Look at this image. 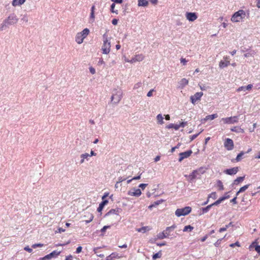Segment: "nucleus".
Instances as JSON below:
<instances>
[{
  "mask_svg": "<svg viewBox=\"0 0 260 260\" xmlns=\"http://www.w3.org/2000/svg\"><path fill=\"white\" fill-rule=\"evenodd\" d=\"M161 256V252H157L156 253H155L152 256V259L153 260H155L156 259L158 258H160Z\"/></svg>",
  "mask_w": 260,
  "mask_h": 260,
  "instance_id": "obj_37",
  "label": "nucleus"
},
{
  "mask_svg": "<svg viewBox=\"0 0 260 260\" xmlns=\"http://www.w3.org/2000/svg\"><path fill=\"white\" fill-rule=\"evenodd\" d=\"M185 16L186 19L189 21H194L198 18L197 15L194 12H187Z\"/></svg>",
  "mask_w": 260,
  "mask_h": 260,
  "instance_id": "obj_11",
  "label": "nucleus"
},
{
  "mask_svg": "<svg viewBox=\"0 0 260 260\" xmlns=\"http://www.w3.org/2000/svg\"><path fill=\"white\" fill-rule=\"evenodd\" d=\"M192 151L191 150H187L185 152L179 153V161H182L184 159L188 157L192 154Z\"/></svg>",
  "mask_w": 260,
  "mask_h": 260,
  "instance_id": "obj_9",
  "label": "nucleus"
},
{
  "mask_svg": "<svg viewBox=\"0 0 260 260\" xmlns=\"http://www.w3.org/2000/svg\"><path fill=\"white\" fill-rule=\"evenodd\" d=\"M191 211V207L188 206L183 208L177 209L175 211V215L178 217L185 216L189 214Z\"/></svg>",
  "mask_w": 260,
  "mask_h": 260,
  "instance_id": "obj_5",
  "label": "nucleus"
},
{
  "mask_svg": "<svg viewBox=\"0 0 260 260\" xmlns=\"http://www.w3.org/2000/svg\"><path fill=\"white\" fill-rule=\"evenodd\" d=\"M169 236V233L165 232V231H164L162 232H160L157 235V238L158 239H164L168 238Z\"/></svg>",
  "mask_w": 260,
  "mask_h": 260,
  "instance_id": "obj_17",
  "label": "nucleus"
},
{
  "mask_svg": "<svg viewBox=\"0 0 260 260\" xmlns=\"http://www.w3.org/2000/svg\"><path fill=\"white\" fill-rule=\"evenodd\" d=\"M5 22L7 23L9 25H12L16 24L18 21V18L15 13H11L9 16L5 19Z\"/></svg>",
  "mask_w": 260,
  "mask_h": 260,
  "instance_id": "obj_6",
  "label": "nucleus"
},
{
  "mask_svg": "<svg viewBox=\"0 0 260 260\" xmlns=\"http://www.w3.org/2000/svg\"><path fill=\"white\" fill-rule=\"evenodd\" d=\"M208 198H212L213 199H216L217 198V195L215 192H212L209 196Z\"/></svg>",
  "mask_w": 260,
  "mask_h": 260,
  "instance_id": "obj_44",
  "label": "nucleus"
},
{
  "mask_svg": "<svg viewBox=\"0 0 260 260\" xmlns=\"http://www.w3.org/2000/svg\"><path fill=\"white\" fill-rule=\"evenodd\" d=\"M167 128L169 129L174 128L175 130H178L179 129L178 124H175L173 123H170L169 125H168L167 126Z\"/></svg>",
  "mask_w": 260,
  "mask_h": 260,
  "instance_id": "obj_27",
  "label": "nucleus"
},
{
  "mask_svg": "<svg viewBox=\"0 0 260 260\" xmlns=\"http://www.w3.org/2000/svg\"><path fill=\"white\" fill-rule=\"evenodd\" d=\"M103 44L102 46V53L105 54L109 53L111 50V42L108 38V36L105 34L103 36Z\"/></svg>",
  "mask_w": 260,
  "mask_h": 260,
  "instance_id": "obj_1",
  "label": "nucleus"
},
{
  "mask_svg": "<svg viewBox=\"0 0 260 260\" xmlns=\"http://www.w3.org/2000/svg\"><path fill=\"white\" fill-rule=\"evenodd\" d=\"M209 237V235H206L204 237H203L201 239V241L202 242H204L206 241V240L208 238V237Z\"/></svg>",
  "mask_w": 260,
  "mask_h": 260,
  "instance_id": "obj_64",
  "label": "nucleus"
},
{
  "mask_svg": "<svg viewBox=\"0 0 260 260\" xmlns=\"http://www.w3.org/2000/svg\"><path fill=\"white\" fill-rule=\"evenodd\" d=\"M238 171V167H234L231 169L225 170L223 172L228 175H233L237 174Z\"/></svg>",
  "mask_w": 260,
  "mask_h": 260,
  "instance_id": "obj_16",
  "label": "nucleus"
},
{
  "mask_svg": "<svg viewBox=\"0 0 260 260\" xmlns=\"http://www.w3.org/2000/svg\"><path fill=\"white\" fill-rule=\"evenodd\" d=\"M108 203V200H103L99 205V207L98 208L97 211L98 212H101L103 209L104 206Z\"/></svg>",
  "mask_w": 260,
  "mask_h": 260,
  "instance_id": "obj_21",
  "label": "nucleus"
},
{
  "mask_svg": "<svg viewBox=\"0 0 260 260\" xmlns=\"http://www.w3.org/2000/svg\"><path fill=\"white\" fill-rule=\"evenodd\" d=\"M188 83V81L185 78L182 79L178 83L179 88L182 89Z\"/></svg>",
  "mask_w": 260,
  "mask_h": 260,
  "instance_id": "obj_18",
  "label": "nucleus"
},
{
  "mask_svg": "<svg viewBox=\"0 0 260 260\" xmlns=\"http://www.w3.org/2000/svg\"><path fill=\"white\" fill-rule=\"evenodd\" d=\"M245 16L246 13L244 10H239L233 15L231 18V20L234 22H240L242 21Z\"/></svg>",
  "mask_w": 260,
  "mask_h": 260,
  "instance_id": "obj_4",
  "label": "nucleus"
},
{
  "mask_svg": "<svg viewBox=\"0 0 260 260\" xmlns=\"http://www.w3.org/2000/svg\"><path fill=\"white\" fill-rule=\"evenodd\" d=\"M89 71L92 74H94L95 73V70L92 67L89 68Z\"/></svg>",
  "mask_w": 260,
  "mask_h": 260,
  "instance_id": "obj_62",
  "label": "nucleus"
},
{
  "mask_svg": "<svg viewBox=\"0 0 260 260\" xmlns=\"http://www.w3.org/2000/svg\"><path fill=\"white\" fill-rule=\"evenodd\" d=\"M193 173H194V175L198 177V176H200L202 174H203L205 172L203 168H200L198 170H194Z\"/></svg>",
  "mask_w": 260,
  "mask_h": 260,
  "instance_id": "obj_20",
  "label": "nucleus"
},
{
  "mask_svg": "<svg viewBox=\"0 0 260 260\" xmlns=\"http://www.w3.org/2000/svg\"><path fill=\"white\" fill-rule=\"evenodd\" d=\"M239 119V116H234L229 117L222 118L221 120L222 121L224 124H231L238 123Z\"/></svg>",
  "mask_w": 260,
  "mask_h": 260,
  "instance_id": "obj_7",
  "label": "nucleus"
},
{
  "mask_svg": "<svg viewBox=\"0 0 260 260\" xmlns=\"http://www.w3.org/2000/svg\"><path fill=\"white\" fill-rule=\"evenodd\" d=\"M154 91V89H151L147 94V96H148V97H151L152 96V93Z\"/></svg>",
  "mask_w": 260,
  "mask_h": 260,
  "instance_id": "obj_51",
  "label": "nucleus"
},
{
  "mask_svg": "<svg viewBox=\"0 0 260 260\" xmlns=\"http://www.w3.org/2000/svg\"><path fill=\"white\" fill-rule=\"evenodd\" d=\"M8 26H9L8 24H7V23H6L5 20H4L3 22V23L1 25L0 30H3Z\"/></svg>",
  "mask_w": 260,
  "mask_h": 260,
  "instance_id": "obj_36",
  "label": "nucleus"
},
{
  "mask_svg": "<svg viewBox=\"0 0 260 260\" xmlns=\"http://www.w3.org/2000/svg\"><path fill=\"white\" fill-rule=\"evenodd\" d=\"M148 185V184H145V183H142V184H140L139 185V187L141 188L142 189H144V188Z\"/></svg>",
  "mask_w": 260,
  "mask_h": 260,
  "instance_id": "obj_57",
  "label": "nucleus"
},
{
  "mask_svg": "<svg viewBox=\"0 0 260 260\" xmlns=\"http://www.w3.org/2000/svg\"><path fill=\"white\" fill-rule=\"evenodd\" d=\"M223 239V238L222 239H218L215 243H214V245L216 246V247H218L220 243H221V242L222 241V240Z\"/></svg>",
  "mask_w": 260,
  "mask_h": 260,
  "instance_id": "obj_48",
  "label": "nucleus"
},
{
  "mask_svg": "<svg viewBox=\"0 0 260 260\" xmlns=\"http://www.w3.org/2000/svg\"><path fill=\"white\" fill-rule=\"evenodd\" d=\"M115 7V4L114 3H112V5H111V11L112 13H115L116 14H118L117 10H116V11L114 10Z\"/></svg>",
  "mask_w": 260,
  "mask_h": 260,
  "instance_id": "obj_42",
  "label": "nucleus"
},
{
  "mask_svg": "<svg viewBox=\"0 0 260 260\" xmlns=\"http://www.w3.org/2000/svg\"><path fill=\"white\" fill-rule=\"evenodd\" d=\"M141 86L142 83L141 82H138L134 85L133 89L134 90H137V91L139 92V89H141Z\"/></svg>",
  "mask_w": 260,
  "mask_h": 260,
  "instance_id": "obj_31",
  "label": "nucleus"
},
{
  "mask_svg": "<svg viewBox=\"0 0 260 260\" xmlns=\"http://www.w3.org/2000/svg\"><path fill=\"white\" fill-rule=\"evenodd\" d=\"M148 3L147 0H138V6L145 7L147 6Z\"/></svg>",
  "mask_w": 260,
  "mask_h": 260,
  "instance_id": "obj_28",
  "label": "nucleus"
},
{
  "mask_svg": "<svg viewBox=\"0 0 260 260\" xmlns=\"http://www.w3.org/2000/svg\"><path fill=\"white\" fill-rule=\"evenodd\" d=\"M60 253V251H57L56 250H54L49 253V254L46 255L45 256L43 259H51L52 258L56 257L57 256H58Z\"/></svg>",
  "mask_w": 260,
  "mask_h": 260,
  "instance_id": "obj_15",
  "label": "nucleus"
},
{
  "mask_svg": "<svg viewBox=\"0 0 260 260\" xmlns=\"http://www.w3.org/2000/svg\"><path fill=\"white\" fill-rule=\"evenodd\" d=\"M249 185H245L243 186V187H241L239 190V192H242L245 191L249 187Z\"/></svg>",
  "mask_w": 260,
  "mask_h": 260,
  "instance_id": "obj_39",
  "label": "nucleus"
},
{
  "mask_svg": "<svg viewBox=\"0 0 260 260\" xmlns=\"http://www.w3.org/2000/svg\"><path fill=\"white\" fill-rule=\"evenodd\" d=\"M176 228V225L175 224H173L171 226H169L167 228V230H172L173 231Z\"/></svg>",
  "mask_w": 260,
  "mask_h": 260,
  "instance_id": "obj_53",
  "label": "nucleus"
},
{
  "mask_svg": "<svg viewBox=\"0 0 260 260\" xmlns=\"http://www.w3.org/2000/svg\"><path fill=\"white\" fill-rule=\"evenodd\" d=\"M203 95V93L202 92H196L194 95L191 96L190 99L192 104L195 105L197 101H199L201 100V98Z\"/></svg>",
  "mask_w": 260,
  "mask_h": 260,
  "instance_id": "obj_8",
  "label": "nucleus"
},
{
  "mask_svg": "<svg viewBox=\"0 0 260 260\" xmlns=\"http://www.w3.org/2000/svg\"><path fill=\"white\" fill-rule=\"evenodd\" d=\"M147 229H148V230H149L148 226H143V227H142L141 228L138 229L137 230V231L138 232H141V233H144L146 232Z\"/></svg>",
  "mask_w": 260,
  "mask_h": 260,
  "instance_id": "obj_35",
  "label": "nucleus"
},
{
  "mask_svg": "<svg viewBox=\"0 0 260 260\" xmlns=\"http://www.w3.org/2000/svg\"><path fill=\"white\" fill-rule=\"evenodd\" d=\"M185 177L188 178V180L190 182L193 181L197 177L194 175V173L192 172L191 174H189L188 176H185Z\"/></svg>",
  "mask_w": 260,
  "mask_h": 260,
  "instance_id": "obj_26",
  "label": "nucleus"
},
{
  "mask_svg": "<svg viewBox=\"0 0 260 260\" xmlns=\"http://www.w3.org/2000/svg\"><path fill=\"white\" fill-rule=\"evenodd\" d=\"M225 198H220L218 200H217L216 201H215L213 204H211L212 206H216L221 203L222 201L225 200Z\"/></svg>",
  "mask_w": 260,
  "mask_h": 260,
  "instance_id": "obj_30",
  "label": "nucleus"
},
{
  "mask_svg": "<svg viewBox=\"0 0 260 260\" xmlns=\"http://www.w3.org/2000/svg\"><path fill=\"white\" fill-rule=\"evenodd\" d=\"M82 249V248L81 246H79L78 247H77V248L76 249V252L77 253H79L80 252H81V250Z\"/></svg>",
  "mask_w": 260,
  "mask_h": 260,
  "instance_id": "obj_63",
  "label": "nucleus"
},
{
  "mask_svg": "<svg viewBox=\"0 0 260 260\" xmlns=\"http://www.w3.org/2000/svg\"><path fill=\"white\" fill-rule=\"evenodd\" d=\"M90 20L93 22L94 20V12H91L90 15Z\"/></svg>",
  "mask_w": 260,
  "mask_h": 260,
  "instance_id": "obj_46",
  "label": "nucleus"
},
{
  "mask_svg": "<svg viewBox=\"0 0 260 260\" xmlns=\"http://www.w3.org/2000/svg\"><path fill=\"white\" fill-rule=\"evenodd\" d=\"M235 246H237L238 247L240 246V245L238 242H236L235 243H232L230 245L231 247H234Z\"/></svg>",
  "mask_w": 260,
  "mask_h": 260,
  "instance_id": "obj_55",
  "label": "nucleus"
},
{
  "mask_svg": "<svg viewBox=\"0 0 260 260\" xmlns=\"http://www.w3.org/2000/svg\"><path fill=\"white\" fill-rule=\"evenodd\" d=\"M110 225H105L101 230V232L102 233H104L107 229H110Z\"/></svg>",
  "mask_w": 260,
  "mask_h": 260,
  "instance_id": "obj_47",
  "label": "nucleus"
},
{
  "mask_svg": "<svg viewBox=\"0 0 260 260\" xmlns=\"http://www.w3.org/2000/svg\"><path fill=\"white\" fill-rule=\"evenodd\" d=\"M187 123V122H181L179 124H178L179 128L180 127H184L185 126V125H186Z\"/></svg>",
  "mask_w": 260,
  "mask_h": 260,
  "instance_id": "obj_49",
  "label": "nucleus"
},
{
  "mask_svg": "<svg viewBox=\"0 0 260 260\" xmlns=\"http://www.w3.org/2000/svg\"><path fill=\"white\" fill-rule=\"evenodd\" d=\"M142 192L140 189L134 188L133 190L128 191L127 194L131 196L139 197Z\"/></svg>",
  "mask_w": 260,
  "mask_h": 260,
  "instance_id": "obj_13",
  "label": "nucleus"
},
{
  "mask_svg": "<svg viewBox=\"0 0 260 260\" xmlns=\"http://www.w3.org/2000/svg\"><path fill=\"white\" fill-rule=\"evenodd\" d=\"M244 178H245V176H242V177H238L236 179H235L233 183V185H238L239 183H240L241 182H242L244 180Z\"/></svg>",
  "mask_w": 260,
  "mask_h": 260,
  "instance_id": "obj_22",
  "label": "nucleus"
},
{
  "mask_svg": "<svg viewBox=\"0 0 260 260\" xmlns=\"http://www.w3.org/2000/svg\"><path fill=\"white\" fill-rule=\"evenodd\" d=\"M89 157V154L87 153H85L81 155V158H83V159H86L87 160H88Z\"/></svg>",
  "mask_w": 260,
  "mask_h": 260,
  "instance_id": "obj_40",
  "label": "nucleus"
},
{
  "mask_svg": "<svg viewBox=\"0 0 260 260\" xmlns=\"http://www.w3.org/2000/svg\"><path fill=\"white\" fill-rule=\"evenodd\" d=\"M28 16H27V14H24L23 15H22V18H21V21H23V22H28Z\"/></svg>",
  "mask_w": 260,
  "mask_h": 260,
  "instance_id": "obj_41",
  "label": "nucleus"
},
{
  "mask_svg": "<svg viewBox=\"0 0 260 260\" xmlns=\"http://www.w3.org/2000/svg\"><path fill=\"white\" fill-rule=\"evenodd\" d=\"M122 91L121 89H115L113 91L111 101L114 104H117L121 100Z\"/></svg>",
  "mask_w": 260,
  "mask_h": 260,
  "instance_id": "obj_2",
  "label": "nucleus"
},
{
  "mask_svg": "<svg viewBox=\"0 0 260 260\" xmlns=\"http://www.w3.org/2000/svg\"><path fill=\"white\" fill-rule=\"evenodd\" d=\"M230 64L229 60L223 61L221 60L219 62V66L220 68H224L228 67Z\"/></svg>",
  "mask_w": 260,
  "mask_h": 260,
  "instance_id": "obj_23",
  "label": "nucleus"
},
{
  "mask_svg": "<svg viewBox=\"0 0 260 260\" xmlns=\"http://www.w3.org/2000/svg\"><path fill=\"white\" fill-rule=\"evenodd\" d=\"M224 146L228 150H232L234 148L233 140L230 138H227L224 142Z\"/></svg>",
  "mask_w": 260,
  "mask_h": 260,
  "instance_id": "obj_10",
  "label": "nucleus"
},
{
  "mask_svg": "<svg viewBox=\"0 0 260 260\" xmlns=\"http://www.w3.org/2000/svg\"><path fill=\"white\" fill-rule=\"evenodd\" d=\"M217 186L219 187V190H223L224 189L222 182L219 180L217 181Z\"/></svg>",
  "mask_w": 260,
  "mask_h": 260,
  "instance_id": "obj_32",
  "label": "nucleus"
},
{
  "mask_svg": "<svg viewBox=\"0 0 260 260\" xmlns=\"http://www.w3.org/2000/svg\"><path fill=\"white\" fill-rule=\"evenodd\" d=\"M24 249L27 251H28V252L30 253L32 252V249L30 248L29 247V246H25L24 248Z\"/></svg>",
  "mask_w": 260,
  "mask_h": 260,
  "instance_id": "obj_58",
  "label": "nucleus"
},
{
  "mask_svg": "<svg viewBox=\"0 0 260 260\" xmlns=\"http://www.w3.org/2000/svg\"><path fill=\"white\" fill-rule=\"evenodd\" d=\"M43 246V244H40V243L35 244L32 245V247L34 248H36L38 247H42Z\"/></svg>",
  "mask_w": 260,
  "mask_h": 260,
  "instance_id": "obj_56",
  "label": "nucleus"
},
{
  "mask_svg": "<svg viewBox=\"0 0 260 260\" xmlns=\"http://www.w3.org/2000/svg\"><path fill=\"white\" fill-rule=\"evenodd\" d=\"M193 229V227L190 225H186L185 226L183 230V232H187V231H191Z\"/></svg>",
  "mask_w": 260,
  "mask_h": 260,
  "instance_id": "obj_34",
  "label": "nucleus"
},
{
  "mask_svg": "<svg viewBox=\"0 0 260 260\" xmlns=\"http://www.w3.org/2000/svg\"><path fill=\"white\" fill-rule=\"evenodd\" d=\"M89 33V30L87 28H84L81 32L77 33L75 37L76 42L79 44H81Z\"/></svg>",
  "mask_w": 260,
  "mask_h": 260,
  "instance_id": "obj_3",
  "label": "nucleus"
},
{
  "mask_svg": "<svg viewBox=\"0 0 260 260\" xmlns=\"http://www.w3.org/2000/svg\"><path fill=\"white\" fill-rule=\"evenodd\" d=\"M26 0H13L12 4L13 6L16 7L23 4Z\"/></svg>",
  "mask_w": 260,
  "mask_h": 260,
  "instance_id": "obj_19",
  "label": "nucleus"
},
{
  "mask_svg": "<svg viewBox=\"0 0 260 260\" xmlns=\"http://www.w3.org/2000/svg\"><path fill=\"white\" fill-rule=\"evenodd\" d=\"M211 204L207 206L205 208H202V214L206 213L209 211V210L210 209V208L212 207Z\"/></svg>",
  "mask_w": 260,
  "mask_h": 260,
  "instance_id": "obj_33",
  "label": "nucleus"
},
{
  "mask_svg": "<svg viewBox=\"0 0 260 260\" xmlns=\"http://www.w3.org/2000/svg\"><path fill=\"white\" fill-rule=\"evenodd\" d=\"M229 228V225H226L224 227L221 228L219 230V232L221 233L226 231Z\"/></svg>",
  "mask_w": 260,
  "mask_h": 260,
  "instance_id": "obj_43",
  "label": "nucleus"
},
{
  "mask_svg": "<svg viewBox=\"0 0 260 260\" xmlns=\"http://www.w3.org/2000/svg\"><path fill=\"white\" fill-rule=\"evenodd\" d=\"M244 154V153L243 151H242L240 153H239L236 157V161H239L240 160H241V159Z\"/></svg>",
  "mask_w": 260,
  "mask_h": 260,
  "instance_id": "obj_38",
  "label": "nucleus"
},
{
  "mask_svg": "<svg viewBox=\"0 0 260 260\" xmlns=\"http://www.w3.org/2000/svg\"><path fill=\"white\" fill-rule=\"evenodd\" d=\"M127 179L126 177H119L118 178V183H120L121 182H123V181Z\"/></svg>",
  "mask_w": 260,
  "mask_h": 260,
  "instance_id": "obj_45",
  "label": "nucleus"
},
{
  "mask_svg": "<svg viewBox=\"0 0 260 260\" xmlns=\"http://www.w3.org/2000/svg\"><path fill=\"white\" fill-rule=\"evenodd\" d=\"M255 250L257 253H260V245H256Z\"/></svg>",
  "mask_w": 260,
  "mask_h": 260,
  "instance_id": "obj_60",
  "label": "nucleus"
},
{
  "mask_svg": "<svg viewBox=\"0 0 260 260\" xmlns=\"http://www.w3.org/2000/svg\"><path fill=\"white\" fill-rule=\"evenodd\" d=\"M156 119L158 123L160 124L164 123V117L161 114H159L157 115Z\"/></svg>",
  "mask_w": 260,
  "mask_h": 260,
  "instance_id": "obj_29",
  "label": "nucleus"
},
{
  "mask_svg": "<svg viewBox=\"0 0 260 260\" xmlns=\"http://www.w3.org/2000/svg\"><path fill=\"white\" fill-rule=\"evenodd\" d=\"M180 62L181 63H183V65H185L186 63L187 62V61L185 59V58H181Z\"/></svg>",
  "mask_w": 260,
  "mask_h": 260,
  "instance_id": "obj_59",
  "label": "nucleus"
},
{
  "mask_svg": "<svg viewBox=\"0 0 260 260\" xmlns=\"http://www.w3.org/2000/svg\"><path fill=\"white\" fill-rule=\"evenodd\" d=\"M98 64L99 65L105 64V62L103 60V58H100L99 61H98Z\"/></svg>",
  "mask_w": 260,
  "mask_h": 260,
  "instance_id": "obj_61",
  "label": "nucleus"
},
{
  "mask_svg": "<svg viewBox=\"0 0 260 260\" xmlns=\"http://www.w3.org/2000/svg\"><path fill=\"white\" fill-rule=\"evenodd\" d=\"M145 57L142 54L136 55L131 59H130V63H134L137 61H141L144 59Z\"/></svg>",
  "mask_w": 260,
  "mask_h": 260,
  "instance_id": "obj_12",
  "label": "nucleus"
},
{
  "mask_svg": "<svg viewBox=\"0 0 260 260\" xmlns=\"http://www.w3.org/2000/svg\"><path fill=\"white\" fill-rule=\"evenodd\" d=\"M218 115L217 114H214L212 115H209L207 116L203 120L204 121H206L208 120H213L214 119L217 118Z\"/></svg>",
  "mask_w": 260,
  "mask_h": 260,
  "instance_id": "obj_24",
  "label": "nucleus"
},
{
  "mask_svg": "<svg viewBox=\"0 0 260 260\" xmlns=\"http://www.w3.org/2000/svg\"><path fill=\"white\" fill-rule=\"evenodd\" d=\"M163 202V200H158V201H155L154 202V203L153 204L154 206V207H156L157 206V205H158L159 204H160L161 203H162Z\"/></svg>",
  "mask_w": 260,
  "mask_h": 260,
  "instance_id": "obj_52",
  "label": "nucleus"
},
{
  "mask_svg": "<svg viewBox=\"0 0 260 260\" xmlns=\"http://www.w3.org/2000/svg\"><path fill=\"white\" fill-rule=\"evenodd\" d=\"M93 218V215L91 214H90L89 219L85 220V223H89L90 222H91Z\"/></svg>",
  "mask_w": 260,
  "mask_h": 260,
  "instance_id": "obj_50",
  "label": "nucleus"
},
{
  "mask_svg": "<svg viewBox=\"0 0 260 260\" xmlns=\"http://www.w3.org/2000/svg\"><path fill=\"white\" fill-rule=\"evenodd\" d=\"M232 132L240 133H244L243 129L241 128L239 126H235L231 129Z\"/></svg>",
  "mask_w": 260,
  "mask_h": 260,
  "instance_id": "obj_25",
  "label": "nucleus"
},
{
  "mask_svg": "<svg viewBox=\"0 0 260 260\" xmlns=\"http://www.w3.org/2000/svg\"><path fill=\"white\" fill-rule=\"evenodd\" d=\"M237 91L238 92H240L241 91H246V87L245 86H241L237 89Z\"/></svg>",
  "mask_w": 260,
  "mask_h": 260,
  "instance_id": "obj_54",
  "label": "nucleus"
},
{
  "mask_svg": "<svg viewBox=\"0 0 260 260\" xmlns=\"http://www.w3.org/2000/svg\"><path fill=\"white\" fill-rule=\"evenodd\" d=\"M120 210V209L119 208L112 209L106 214L105 216L114 215L115 218H117L118 217Z\"/></svg>",
  "mask_w": 260,
  "mask_h": 260,
  "instance_id": "obj_14",
  "label": "nucleus"
}]
</instances>
